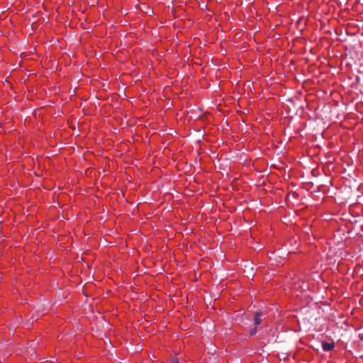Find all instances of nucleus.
Segmentation results:
<instances>
[{
    "label": "nucleus",
    "mask_w": 363,
    "mask_h": 363,
    "mask_svg": "<svg viewBox=\"0 0 363 363\" xmlns=\"http://www.w3.org/2000/svg\"><path fill=\"white\" fill-rule=\"evenodd\" d=\"M322 345H323V349L325 351H330V350H333L335 347L334 343H329V342H323Z\"/></svg>",
    "instance_id": "nucleus-1"
},
{
    "label": "nucleus",
    "mask_w": 363,
    "mask_h": 363,
    "mask_svg": "<svg viewBox=\"0 0 363 363\" xmlns=\"http://www.w3.org/2000/svg\"><path fill=\"white\" fill-rule=\"evenodd\" d=\"M262 313L261 312H257L255 314V317H254V323L256 325L260 324L261 323V316H262Z\"/></svg>",
    "instance_id": "nucleus-2"
},
{
    "label": "nucleus",
    "mask_w": 363,
    "mask_h": 363,
    "mask_svg": "<svg viewBox=\"0 0 363 363\" xmlns=\"http://www.w3.org/2000/svg\"><path fill=\"white\" fill-rule=\"evenodd\" d=\"M256 333H257V328H252V329H251V330L249 331V333H250V335L251 336H252V335H255V334H256Z\"/></svg>",
    "instance_id": "nucleus-3"
},
{
    "label": "nucleus",
    "mask_w": 363,
    "mask_h": 363,
    "mask_svg": "<svg viewBox=\"0 0 363 363\" xmlns=\"http://www.w3.org/2000/svg\"><path fill=\"white\" fill-rule=\"evenodd\" d=\"M172 363H179L178 360H173Z\"/></svg>",
    "instance_id": "nucleus-4"
}]
</instances>
